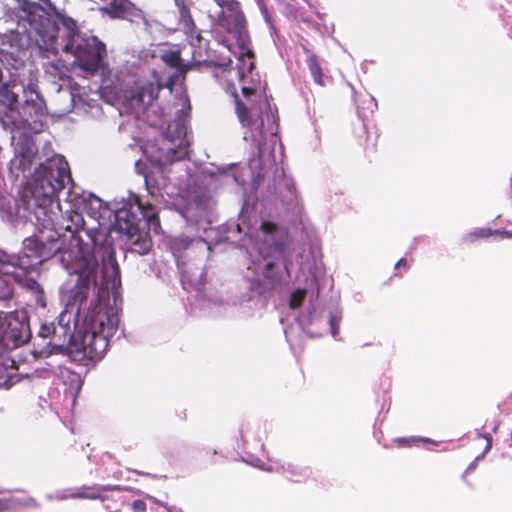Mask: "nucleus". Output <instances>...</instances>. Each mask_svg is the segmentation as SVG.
<instances>
[{
  "label": "nucleus",
  "mask_w": 512,
  "mask_h": 512,
  "mask_svg": "<svg viewBox=\"0 0 512 512\" xmlns=\"http://www.w3.org/2000/svg\"><path fill=\"white\" fill-rule=\"evenodd\" d=\"M11 18L16 21L19 34L51 54L59 51L75 57L74 63L84 71L94 73L102 66L106 54L105 45L96 37L83 36L70 17L57 15L53 20L45 15L42 7L28 0H13Z\"/></svg>",
  "instance_id": "obj_1"
},
{
  "label": "nucleus",
  "mask_w": 512,
  "mask_h": 512,
  "mask_svg": "<svg viewBox=\"0 0 512 512\" xmlns=\"http://www.w3.org/2000/svg\"><path fill=\"white\" fill-rule=\"evenodd\" d=\"M119 318L112 307L97 304L85 316L83 328L74 334L67 333V327H60L62 333L57 332L56 340L66 343L70 356L75 360L88 364V361H97L104 357L108 350L109 340L117 331Z\"/></svg>",
  "instance_id": "obj_2"
},
{
  "label": "nucleus",
  "mask_w": 512,
  "mask_h": 512,
  "mask_svg": "<svg viewBox=\"0 0 512 512\" xmlns=\"http://www.w3.org/2000/svg\"><path fill=\"white\" fill-rule=\"evenodd\" d=\"M59 208L55 196L43 193L40 189H33L32 197L26 201V209L29 211L28 218L35 225L38 234L24 240V251L26 258H35L36 265L50 259L59 250L58 240L60 233L57 231L58 213L54 206Z\"/></svg>",
  "instance_id": "obj_3"
},
{
  "label": "nucleus",
  "mask_w": 512,
  "mask_h": 512,
  "mask_svg": "<svg viewBox=\"0 0 512 512\" xmlns=\"http://www.w3.org/2000/svg\"><path fill=\"white\" fill-rule=\"evenodd\" d=\"M141 221H145L148 229L151 226H160L156 207L150 202L133 194L128 202L117 211L116 223L119 231L125 234L130 241L131 250L140 255L147 254L152 248V240L147 231L139 227Z\"/></svg>",
  "instance_id": "obj_4"
},
{
  "label": "nucleus",
  "mask_w": 512,
  "mask_h": 512,
  "mask_svg": "<svg viewBox=\"0 0 512 512\" xmlns=\"http://www.w3.org/2000/svg\"><path fill=\"white\" fill-rule=\"evenodd\" d=\"M39 175L34 188L55 197L71 181L69 165L63 157L48 159L40 166Z\"/></svg>",
  "instance_id": "obj_5"
},
{
  "label": "nucleus",
  "mask_w": 512,
  "mask_h": 512,
  "mask_svg": "<svg viewBox=\"0 0 512 512\" xmlns=\"http://www.w3.org/2000/svg\"><path fill=\"white\" fill-rule=\"evenodd\" d=\"M5 328L0 346L12 350L25 344L31 337L29 323L20 318L17 312H9L6 315Z\"/></svg>",
  "instance_id": "obj_6"
},
{
  "label": "nucleus",
  "mask_w": 512,
  "mask_h": 512,
  "mask_svg": "<svg viewBox=\"0 0 512 512\" xmlns=\"http://www.w3.org/2000/svg\"><path fill=\"white\" fill-rule=\"evenodd\" d=\"M233 91L232 96L235 104V114L241 126L243 128H250L257 125L260 130L264 127V120L262 117V111L257 101H250V103L244 102L234 85H232Z\"/></svg>",
  "instance_id": "obj_7"
},
{
  "label": "nucleus",
  "mask_w": 512,
  "mask_h": 512,
  "mask_svg": "<svg viewBox=\"0 0 512 512\" xmlns=\"http://www.w3.org/2000/svg\"><path fill=\"white\" fill-rule=\"evenodd\" d=\"M230 34H233L235 36L237 47L239 49L238 75L239 79L243 80L244 70L246 69L244 66L246 58L249 59V65L247 67V70L249 72H252V70L255 68V54L251 48V39L247 29V24L243 27L235 29L234 31L230 32Z\"/></svg>",
  "instance_id": "obj_8"
},
{
  "label": "nucleus",
  "mask_w": 512,
  "mask_h": 512,
  "mask_svg": "<svg viewBox=\"0 0 512 512\" xmlns=\"http://www.w3.org/2000/svg\"><path fill=\"white\" fill-rule=\"evenodd\" d=\"M221 12L217 16L216 24L227 33L234 31L247 24L241 5L237 0L220 6Z\"/></svg>",
  "instance_id": "obj_9"
},
{
  "label": "nucleus",
  "mask_w": 512,
  "mask_h": 512,
  "mask_svg": "<svg viewBox=\"0 0 512 512\" xmlns=\"http://www.w3.org/2000/svg\"><path fill=\"white\" fill-rule=\"evenodd\" d=\"M34 266L35 264L25 255L16 259L0 250V276H11L16 281H21L28 269Z\"/></svg>",
  "instance_id": "obj_10"
},
{
  "label": "nucleus",
  "mask_w": 512,
  "mask_h": 512,
  "mask_svg": "<svg viewBox=\"0 0 512 512\" xmlns=\"http://www.w3.org/2000/svg\"><path fill=\"white\" fill-rule=\"evenodd\" d=\"M178 11L177 30L187 36H193L197 31L195 20L191 13L193 0H173Z\"/></svg>",
  "instance_id": "obj_11"
},
{
  "label": "nucleus",
  "mask_w": 512,
  "mask_h": 512,
  "mask_svg": "<svg viewBox=\"0 0 512 512\" xmlns=\"http://www.w3.org/2000/svg\"><path fill=\"white\" fill-rule=\"evenodd\" d=\"M38 335L43 339H50L47 344V348H43L39 352V356H50L52 354H59L65 351L66 335H64V341L56 340L57 328L54 323L42 324L39 329Z\"/></svg>",
  "instance_id": "obj_12"
},
{
  "label": "nucleus",
  "mask_w": 512,
  "mask_h": 512,
  "mask_svg": "<svg viewBox=\"0 0 512 512\" xmlns=\"http://www.w3.org/2000/svg\"><path fill=\"white\" fill-rule=\"evenodd\" d=\"M110 17L127 20L137 25L147 24L144 12L129 0H118V4Z\"/></svg>",
  "instance_id": "obj_13"
},
{
  "label": "nucleus",
  "mask_w": 512,
  "mask_h": 512,
  "mask_svg": "<svg viewBox=\"0 0 512 512\" xmlns=\"http://www.w3.org/2000/svg\"><path fill=\"white\" fill-rule=\"evenodd\" d=\"M102 277L107 287L117 288L121 284L120 268L113 249L102 260Z\"/></svg>",
  "instance_id": "obj_14"
},
{
  "label": "nucleus",
  "mask_w": 512,
  "mask_h": 512,
  "mask_svg": "<svg viewBox=\"0 0 512 512\" xmlns=\"http://www.w3.org/2000/svg\"><path fill=\"white\" fill-rule=\"evenodd\" d=\"M123 488L121 486H102V485H93V486H83L74 490L71 493V497L74 499H88V500H104L103 493L107 491H121Z\"/></svg>",
  "instance_id": "obj_15"
},
{
  "label": "nucleus",
  "mask_w": 512,
  "mask_h": 512,
  "mask_svg": "<svg viewBox=\"0 0 512 512\" xmlns=\"http://www.w3.org/2000/svg\"><path fill=\"white\" fill-rule=\"evenodd\" d=\"M304 51L307 55L306 64H307V67H308L310 74L313 78L314 83L320 87L326 86L327 82L329 80H331V77H329L323 73L320 58L316 54L310 52V50H308L305 47H304Z\"/></svg>",
  "instance_id": "obj_16"
},
{
  "label": "nucleus",
  "mask_w": 512,
  "mask_h": 512,
  "mask_svg": "<svg viewBox=\"0 0 512 512\" xmlns=\"http://www.w3.org/2000/svg\"><path fill=\"white\" fill-rule=\"evenodd\" d=\"M153 76H154V81L144 83L142 86H140L138 88V99L142 102L145 101L146 98L148 99V101L156 100L158 98L159 92L165 86L169 87L170 89L173 86V81H171L169 83V85H164L160 81V79L155 71H153Z\"/></svg>",
  "instance_id": "obj_17"
},
{
  "label": "nucleus",
  "mask_w": 512,
  "mask_h": 512,
  "mask_svg": "<svg viewBox=\"0 0 512 512\" xmlns=\"http://www.w3.org/2000/svg\"><path fill=\"white\" fill-rule=\"evenodd\" d=\"M160 58L167 66L176 69L180 74H185L189 70V65L183 63L179 50H166Z\"/></svg>",
  "instance_id": "obj_18"
},
{
  "label": "nucleus",
  "mask_w": 512,
  "mask_h": 512,
  "mask_svg": "<svg viewBox=\"0 0 512 512\" xmlns=\"http://www.w3.org/2000/svg\"><path fill=\"white\" fill-rule=\"evenodd\" d=\"M498 232L497 229H492L489 227H481L476 228L473 231H470L466 233L462 237V243L465 245H471L474 244L477 241L488 239L492 236H496V233Z\"/></svg>",
  "instance_id": "obj_19"
},
{
  "label": "nucleus",
  "mask_w": 512,
  "mask_h": 512,
  "mask_svg": "<svg viewBox=\"0 0 512 512\" xmlns=\"http://www.w3.org/2000/svg\"><path fill=\"white\" fill-rule=\"evenodd\" d=\"M192 241L188 238H174L170 241L169 247L176 258L177 266L180 268L183 265V261L181 260L183 257V253L189 248Z\"/></svg>",
  "instance_id": "obj_20"
},
{
  "label": "nucleus",
  "mask_w": 512,
  "mask_h": 512,
  "mask_svg": "<svg viewBox=\"0 0 512 512\" xmlns=\"http://www.w3.org/2000/svg\"><path fill=\"white\" fill-rule=\"evenodd\" d=\"M356 138L358 144L363 147V150L367 153L374 154L377 150L376 138H372L366 127L362 126L356 132Z\"/></svg>",
  "instance_id": "obj_21"
},
{
  "label": "nucleus",
  "mask_w": 512,
  "mask_h": 512,
  "mask_svg": "<svg viewBox=\"0 0 512 512\" xmlns=\"http://www.w3.org/2000/svg\"><path fill=\"white\" fill-rule=\"evenodd\" d=\"M0 102L9 109H13L18 103V95L9 83L0 82Z\"/></svg>",
  "instance_id": "obj_22"
},
{
  "label": "nucleus",
  "mask_w": 512,
  "mask_h": 512,
  "mask_svg": "<svg viewBox=\"0 0 512 512\" xmlns=\"http://www.w3.org/2000/svg\"><path fill=\"white\" fill-rule=\"evenodd\" d=\"M37 85L30 83L28 87L24 90V93L26 95V104L30 105L32 104L35 107V110L37 112L42 113L45 108V102L42 99L41 95L36 90Z\"/></svg>",
  "instance_id": "obj_23"
},
{
  "label": "nucleus",
  "mask_w": 512,
  "mask_h": 512,
  "mask_svg": "<svg viewBox=\"0 0 512 512\" xmlns=\"http://www.w3.org/2000/svg\"><path fill=\"white\" fill-rule=\"evenodd\" d=\"M25 286L28 290H30L34 296L35 303L42 307H46V298L45 293L41 285L34 279H26Z\"/></svg>",
  "instance_id": "obj_24"
},
{
  "label": "nucleus",
  "mask_w": 512,
  "mask_h": 512,
  "mask_svg": "<svg viewBox=\"0 0 512 512\" xmlns=\"http://www.w3.org/2000/svg\"><path fill=\"white\" fill-rule=\"evenodd\" d=\"M306 290L305 289H296L291 293L290 299H289V306L292 309L299 308L306 297Z\"/></svg>",
  "instance_id": "obj_25"
},
{
  "label": "nucleus",
  "mask_w": 512,
  "mask_h": 512,
  "mask_svg": "<svg viewBox=\"0 0 512 512\" xmlns=\"http://www.w3.org/2000/svg\"><path fill=\"white\" fill-rule=\"evenodd\" d=\"M72 224L74 226H71V225H66L65 226V230L67 231H70L72 233H76L78 232L80 229H82L83 227V224H84V219H83V216L78 213V212H72L69 216Z\"/></svg>",
  "instance_id": "obj_26"
},
{
  "label": "nucleus",
  "mask_w": 512,
  "mask_h": 512,
  "mask_svg": "<svg viewBox=\"0 0 512 512\" xmlns=\"http://www.w3.org/2000/svg\"><path fill=\"white\" fill-rule=\"evenodd\" d=\"M74 302H79V309L82 306L84 300H86L88 292H89V283H84L82 285H78L76 291H73Z\"/></svg>",
  "instance_id": "obj_27"
},
{
  "label": "nucleus",
  "mask_w": 512,
  "mask_h": 512,
  "mask_svg": "<svg viewBox=\"0 0 512 512\" xmlns=\"http://www.w3.org/2000/svg\"><path fill=\"white\" fill-rule=\"evenodd\" d=\"M273 267H274V263L273 262L266 263V265H265V272H264V278L270 281V284H271L272 287H275V286L281 284V280L278 277H276V276H274L272 274Z\"/></svg>",
  "instance_id": "obj_28"
},
{
  "label": "nucleus",
  "mask_w": 512,
  "mask_h": 512,
  "mask_svg": "<svg viewBox=\"0 0 512 512\" xmlns=\"http://www.w3.org/2000/svg\"><path fill=\"white\" fill-rule=\"evenodd\" d=\"M421 441H422L421 438H416V437H410V438L398 437V438L394 439V442L397 444V446L401 447V448L415 446L418 443H420Z\"/></svg>",
  "instance_id": "obj_29"
},
{
  "label": "nucleus",
  "mask_w": 512,
  "mask_h": 512,
  "mask_svg": "<svg viewBox=\"0 0 512 512\" xmlns=\"http://www.w3.org/2000/svg\"><path fill=\"white\" fill-rule=\"evenodd\" d=\"M300 470L301 471L299 473H297L294 470H291V473L296 476V478L294 479L295 482L305 481L311 474V470L307 467H304Z\"/></svg>",
  "instance_id": "obj_30"
},
{
  "label": "nucleus",
  "mask_w": 512,
  "mask_h": 512,
  "mask_svg": "<svg viewBox=\"0 0 512 512\" xmlns=\"http://www.w3.org/2000/svg\"><path fill=\"white\" fill-rule=\"evenodd\" d=\"M4 350L5 349L0 346V378L3 377L9 366V359L6 357Z\"/></svg>",
  "instance_id": "obj_31"
},
{
  "label": "nucleus",
  "mask_w": 512,
  "mask_h": 512,
  "mask_svg": "<svg viewBox=\"0 0 512 512\" xmlns=\"http://www.w3.org/2000/svg\"><path fill=\"white\" fill-rule=\"evenodd\" d=\"M102 2L104 3L102 10L110 16L118 4V0H102Z\"/></svg>",
  "instance_id": "obj_32"
},
{
  "label": "nucleus",
  "mask_w": 512,
  "mask_h": 512,
  "mask_svg": "<svg viewBox=\"0 0 512 512\" xmlns=\"http://www.w3.org/2000/svg\"><path fill=\"white\" fill-rule=\"evenodd\" d=\"M260 228L264 233L272 234L277 230V224L271 221H264Z\"/></svg>",
  "instance_id": "obj_33"
},
{
  "label": "nucleus",
  "mask_w": 512,
  "mask_h": 512,
  "mask_svg": "<svg viewBox=\"0 0 512 512\" xmlns=\"http://www.w3.org/2000/svg\"><path fill=\"white\" fill-rule=\"evenodd\" d=\"M241 91H242L244 98L249 103H250V101H253L251 98L256 95V89H254L252 87H248V86H243Z\"/></svg>",
  "instance_id": "obj_34"
},
{
  "label": "nucleus",
  "mask_w": 512,
  "mask_h": 512,
  "mask_svg": "<svg viewBox=\"0 0 512 512\" xmlns=\"http://www.w3.org/2000/svg\"><path fill=\"white\" fill-rule=\"evenodd\" d=\"M478 437L481 439H484L486 441V444H485V447L483 450V455H484L487 452H489L492 447V437L490 434H481V433L478 434Z\"/></svg>",
  "instance_id": "obj_35"
},
{
  "label": "nucleus",
  "mask_w": 512,
  "mask_h": 512,
  "mask_svg": "<svg viewBox=\"0 0 512 512\" xmlns=\"http://www.w3.org/2000/svg\"><path fill=\"white\" fill-rule=\"evenodd\" d=\"M146 508V503L141 499L134 500L132 503V509L134 512H145Z\"/></svg>",
  "instance_id": "obj_36"
},
{
  "label": "nucleus",
  "mask_w": 512,
  "mask_h": 512,
  "mask_svg": "<svg viewBox=\"0 0 512 512\" xmlns=\"http://www.w3.org/2000/svg\"><path fill=\"white\" fill-rule=\"evenodd\" d=\"M21 153L23 154L24 158H28V159L32 155H34L35 154V149H34V145L32 144V142H27L25 152H21Z\"/></svg>",
  "instance_id": "obj_37"
},
{
  "label": "nucleus",
  "mask_w": 512,
  "mask_h": 512,
  "mask_svg": "<svg viewBox=\"0 0 512 512\" xmlns=\"http://www.w3.org/2000/svg\"><path fill=\"white\" fill-rule=\"evenodd\" d=\"M395 269L400 270L403 269L404 271H407L409 269V264L406 258L399 259L395 264Z\"/></svg>",
  "instance_id": "obj_38"
},
{
  "label": "nucleus",
  "mask_w": 512,
  "mask_h": 512,
  "mask_svg": "<svg viewBox=\"0 0 512 512\" xmlns=\"http://www.w3.org/2000/svg\"><path fill=\"white\" fill-rule=\"evenodd\" d=\"M497 230H498V232L496 233V236H500L502 239L512 238V231L500 230V229H497Z\"/></svg>",
  "instance_id": "obj_39"
},
{
  "label": "nucleus",
  "mask_w": 512,
  "mask_h": 512,
  "mask_svg": "<svg viewBox=\"0 0 512 512\" xmlns=\"http://www.w3.org/2000/svg\"><path fill=\"white\" fill-rule=\"evenodd\" d=\"M329 323H330L332 335L336 336V334H337L336 320H335V317L333 315L330 316Z\"/></svg>",
  "instance_id": "obj_40"
},
{
  "label": "nucleus",
  "mask_w": 512,
  "mask_h": 512,
  "mask_svg": "<svg viewBox=\"0 0 512 512\" xmlns=\"http://www.w3.org/2000/svg\"><path fill=\"white\" fill-rule=\"evenodd\" d=\"M40 2H43L50 10L55 11L56 7L50 0H39Z\"/></svg>",
  "instance_id": "obj_41"
},
{
  "label": "nucleus",
  "mask_w": 512,
  "mask_h": 512,
  "mask_svg": "<svg viewBox=\"0 0 512 512\" xmlns=\"http://www.w3.org/2000/svg\"><path fill=\"white\" fill-rule=\"evenodd\" d=\"M151 162H153L159 166H163L165 164V161L161 157H155V158L151 159Z\"/></svg>",
  "instance_id": "obj_42"
},
{
  "label": "nucleus",
  "mask_w": 512,
  "mask_h": 512,
  "mask_svg": "<svg viewBox=\"0 0 512 512\" xmlns=\"http://www.w3.org/2000/svg\"><path fill=\"white\" fill-rule=\"evenodd\" d=\"M11 297H12V291L10 289H8V291L4 295V298L5 299H10Z\"/></svg>",
  "instance_id": "obj_43"
},
{
  "label": "nucleus",
  "mask_w": 512,
  "mask_h": 512,
  "mask_svg": "<svg viewBox=\"0 0 512 512\" xmlns=\"http://www.w3.org/2000/svg\"><path fill=\"white\" fill-rule=\"evenodd\" d=\"M248 65H249V59H248V58H246L245 63H244L245 68H247V67H248ZM246 73H250V72H249L247 69H245V70H244V75H245Z\"/></svg>",
  "instance_id": "obj_44"
},
{
  "label": "nucleus",
  "mask_w": 512,
  "mask_h": 512,
  "mask_svg": "<svg viewBox=\"0 0 512 512\" xmlns=\"http://www.w3.org/2000/svg\"><path fill=\"white\" fill-rule=\"evenodd\" d=\"M285 271H286L287 278H290V271H289V268H288V262L285 263Z\"/></svg>",
  "instance_id": "obj_45"
},
{
  "label": "nucleus",
  "mask_w": 512,
  "mask_h": 512,
  "mask_svg": "<svg viewBox=\"0 0 512 512\" xmlns=\"http://www.w3.org/2000/svg\"><path fill=\"white\" fill-rule=\"evenodd\" d=\"M6 509L5 504L0 500V512H3Z\"/></svg>",
  "instance_id": "obj_46"
},
{
  "label": "nucleus",
  "mask_w": 512,
  "mask_h": 512,
  "mask_svg": "<svg viewBox=\"0 0 512 512\" xmlns=\"http://www.w3.org/2000/svg\"><path fill=\"white\" fill-rule=\"evenodd\" d=\"M16 153L19 155V143L16 145Z\"/></svg>",
  "instance_id": "obj_47"
}]
</instances>
